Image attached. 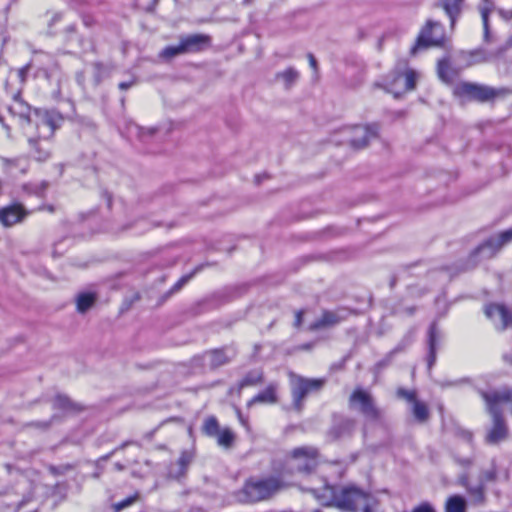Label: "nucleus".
I'll return each instance as SVG.
<instances>
[{"instance_id":"17","label":"nucleus","mask_w":512,"mask_h":512,"mask_svg":"<svg viewBox=\"0 0 512 512\" xmlns=\"http://www.w3.org/2000/svg\"><path fill=\"white\" fill-rule=\"evenodd\" d=\"M277 385L270 384L265 390L258 393L255 397H253L249 402L248 406H251L256 403L261 404H274L277 402Z\"/></svg>"},{"instance_id":"7","label":"nucleus","mask_w":512,"mask_h":512,"mask_svg":"<svg viewBox=\"0 0 512 512\" xmlns=\"http://www.w3.org/2000/svg\"><path fill=\"white\" fill-rule=\"evenodd\" d=\"M289 378L293 405L298 411L301 410L305 397L312 392L321 390L325 384L324 379H309L294 373H290Z\"/></svg>"},{"instance_id":"21","label":"nucleus","mask_w":512,"mask_h":512,"mask_svg":"<svg viewBox=\"0 0 512 512\" xmlns=\"http://www.w3.org/2000/svg\"><path fill=\"white\" fill-rule=\"evenodd\" d=\"M53 406L54 408L59 409L65 413L82 410V407L79 404L72 402L68 397L64 395L56 396L53 402Z\"/></svg>"},{"instance_id":"5","label":"nucleus","mask_w":512,"mask_h":512,"mask_svg":"<svg viewBox=\"0 0 512 512\" xmlns=\"http://www.w3.org/2000/svg\"><path fill=\"white\" fill-rule=\"evenodd\" d=\"M319 462V452L316 448L305 446L294 449L286 459L289 471L296 470L309 473L316 468Z\"/></svg>"},{"instance_id":"46","label":"nucleus","mask_w":512,"mask_h":512,"mask_svg":"<svg viewBox=\"0 0 512 512\" xmlns=\"http://www.w3.org/2000/svg\"><path fill=\"white\" fill-rule=\"evenodd\" d=\"M238 415H239V419H240L241 423H242L244 426H246V421L242 418L241 414L239 413Z\"/></svg>"},{"instance_id":"20","label":"nucleus","mask_w":512,"mask_h":512,"mask_svg":"<svg viewBox=\"0 0 512 512\" xmlns=\"http://www.w3.org/2000/svg\"><path fill=\"white\" fill-rule=\"evenodd\" d=\"M505 50L506 49L504 47H501L497 49V51H495L494 53L490 54L484 50H476L471 53L470 64L476 65L489 62L493 57H500L505 52Z\"/></svg>"},{"instance_id":"37","label":"nucleus","mask_w":512,"mask_h":512,"mask_svg":"<svg viewBox=\"0 0 512 512\" xmlns=\"http://www.w3.org/2000/svg\"><path fill=\"white\" fill-rule=\"evenodd\" d=\"M412 512H435V510L430 504L423 503L418 507L414 508Z\"/></svg>"},{"instance_id":"44","label":"nucleus","mask_w":512,"mask_h":512,"mask_svg":"<svg viewBox=\"0 0 512 512\" xmlns=\"http://www.w3.org/2000/svg\"><path fill=\"white\" fill-rule=\"evenodd\" d=\"M308 59H309V64H310V66H311L313 69H316V68H317V61H316L315 57H314L312 54H309V55H308Z\"/></svg>"},{"instance_id":"22","label":"nucleus","mask_w":512,"mask_h":512,"mask_svg":"<svg viewBox=\"0 0 512 512\" xmlns=\"http://www.w3.org/2000/svg\"><path fill=\"white\" fill-rule=\"evenodd\" d=\"M494 4L491 0H483L479 7L481 14L483 28H484V40L489 41V14L493 11Z\"/></svg>"},{"instance_id":"38","label":"nucleus","mask_w":512,"mask_h":512,"mask_svg":"<svg viewBox=\"0 0 512 512\" xmlns=\"http://www.w3.org/2000/svg\"><path fill=\"white\" fill-rule=\"evenodd\" d=\"M189 276L182 277L172 288V292L179 291L189 281Z\"/></svg>"},{"instance_id":"9","label":"nucleus","mask_w":512,"mask_h":512,"mask_svg":"<svg viewBox=\"0 0 512 512\" xmlns=\"http://www.w3.org/2000/svg\"><path fill=\"white\" fill-rule=\"evenodd\" d=\"M339 133L341 134V143L349 144L353 148L360 149L367 146V144L377 137V128L375 126H353L342 128Z\"/></svg>"},{"instance_id":"12","label":"nucleus","mask_w":512,"mask_h":512,"mask_svg":"<svg viewBox=\"0 0 512 512\" xmlns=\"http://www.w3.org/2000/svg\"><path fill=\"white\" fill-rule=\"evenodd\" d=\"M39 138L48 139L53 136L55 130L60 126L62 117L54 111H43L38 114Z\"/></svg>"},{"instance_id":"42","label":"nucleus","mask_w":512,"mask_h":512,"mask_svg":"<svg viewBox=\"0 0 512 512\" xmlns=\"http://www.w3.org/2000/svg\"><path fill=\"white\" fill-rule=\"evenodd\" d=\"M37 153H38L37 159L39 161H45L46 159L49 158V155H50L48 151L37 150Z\"/></svg>"},{"instance_id":"35","label":"nucleus","mask_w":512,"mask_h":512,"mask_svg":"<svg viewBox=\"0 0 512 512\" xmlns=\"http://www.w3.org/2000/svg\"><path fill=\"white\" fill-rule=\"evenodd\" d=\"M497 471L494 467L485 470L481 473L480 482L485 484L486 482H493L496 480Z\"/></svg>"},{"instance_id":"25","label":"nucleus","mask_w":512,"mask_h":512,"mask_svg":"<svg viewBox=\"0 0 512 512\" xmlns=\"http://www.w3.org/2000/svg\"><path fill=\"white\" fill-rule=\"evenodd\" d=\"M446 512H466V500L460 495L448 498L445 505Z\"/></svg>"},{"instance_id":"28","label":"nucleus","mask_w":512,"mask_h":512,"mask_svg":"<svg viewBox=\"0 0 512 512\" xmlns=\"http://www.w3.org/2000/svg\"><path fill=\"white\" fill-rule=\"evenodd\" d=\"M463 0H443V8L451 19L452 26L455 23V18L460 11V5Z\"/></svg>"},{"instance_id":"2","label":"nucleus","mask_w":512,"mask_h":512,"mask_svg":"<svg viewBox=\"0 0 512 512\" xmlns=\"http://www.w3.org/2000/svg\"><path fill=\"white\" fill-rule=\"evenodd\" d=\"M284 483L276 477L250 478L243 487L236 491L234 497L243 504L266 501L284 488Z\"/></svg>"},{"instance_id":"34","label":"nucleus","mask_w":512,"mask_h":512,"mask_svg":"<svg viewBox=\"0 0 512 512\" xmlns=\"http://www.w3.org/2000/svg\"><path fill=\"white\" fill-rule=\"evenodd\" d=\"M397 396L399 398L406 400L407 402H409L411 404L417 400L415 391H410V390H406L403 388H399L397 390Z\"/></svg>"},{"instance_id":"33","label":"nucleus","mask_w":512,"mask_h":512,"mask_svg":"<svg viewBox=\"0 0 512 512\" xmlns=\"http://www.w3.org/2000/svg\"><path fill=\"white\" fill-rule=\"evenodd\" d=\"M193 454L191 452L185 451L181 454L178 464L181 467L180 475H183L185 473L186 468L188 465L192 462Z\"/></svg>"},{"instance_id":"49","label":"nucleus","mask_w":512,"mask_h":512,"mask_svg":"<svg viewBox=\"0 0 512 512\" xmlns=\"http://www.w3.org/2000/svg\"><path fill=\"white\" fill-rule=\"evenodd\" d=\"M147 132H148L149 134H152V133L154 132V130H152V129H148V130H147Z\"/></svg>"},{"instance_id":"1","label":"nucleus","mask_w":512,"mask_h":512,"mask_svg":"<svg viewBox=\"0 0 512 512\" xmlns=\"http://www.w3.org/2000/svg\"><path fill=\"white\" fill-rule=\"evenodd\" d=\"M317 500L325 506H334L348 512H377V499L370 493L354 486H330L312 490Z\"/></svg>"},{"instance_id":"48","label":"nucleus","mask_w":512,"mask_h":512,"mask_svg":"<svg viewBox=\"0 0 512 512\" xmlns=\"http://www.w3.org/2000/svg\"><path fill=\"white\" fill-rule=\"evenodd\" d=\"M508 45L512 47V38L509 40Z\"/></svg>"},{"instance_id":"8","label":"nucleus","mask_w":512,"mask_h":512,"mask_svg":"<svg viewBox=\"0 0 512 512\" xmlns=\"http://www.w3.org/2000/svg\"><path fill=\"white\" fill-rule=\"evenodd\" d=\"M349 406L369 420H379L381 418L382 412L375 405L372 395L361 388L355 389L350 395Z\"/></svg>"},{"instance_id":"18","label":"nucleus","mask_w":512,"mask_h":512,"mask_svg":"<svg viewBox=\"0 0 512 512\" xmlns=\"http://www.w3.org/2000/svg\"><path fill=\"white\" fill-rule=\"evenodd\" d=\"M341 321V317L338 316L337 313L326 311L323 313L322 317L316 321L310 324L309 329L310 330H318L326 327H330L333 325L338 324Z\"/></svg>"},{"instance_id":"19","label":"nucleus","mask_w":512,"mask_h":512,"mask_svg":"<svg viewBox=\"0 0 512 512\" xmlns=\"http://www.w3.org/2000/svg\"><path fill=\"white\" fill-rule=\"evenodd\" d=\"M235 353L230 351L227 353L225 350H214L207 354L209 359V363L212 367L216 368L221 365L228 363L233 357Z\"/></svg>"},{"instance_id":"3","label":"nucleus","mask_w":512,"mask_h":512,"mask_svg":"<svg viewBox=\"0 0 512 512\" xmlns=\"http://www.w3.org/2000/svg\"><path fill=\"white\" fill-rule=\"evenodd\" d=\"M482 395L486 402L487 411L492 418V427L488 430L485 440L488 444L495 445L508 436V427L503 417V409L500 407V401L503 398L488 396V393Z\"/></svg>"},{"instance_id":"29","label":"nucleus","mask_w":512,"mask_h":512,"mask_svg":"<svg viewBox=\"0 0 512 512\" xmlns=\"http://www.w3.org/2000/svg\"><path fill=\"white\" fill-rule=\"evenodd\" d=\"M438 330L436 327V324H432L429 328V350H430V356H429V367L433 364L436 358V341L438 337Z\"/></svg>"},{"instance_id":"27","label":"nucleus","mask_w":512,"mask_h":512,"mask_svg":"<svg viewBox=\"0 0 512 512\" xmlns=\"http://www.w3.org/2000/svg\"><path fill=\"white\" fill-rule=\"evenodd\" d=\"M412 405V413L415 419L421 423L427 421L429 418V410L427 405L424 402L418 400L414 401Z\"/></svg>"},{"instance_id":"13","label":"nucleus","mask_w":512,"mask_h":512,"mask_svg":"<svg viewBox=\"0 0 512 512\" xmlns=\"http://www.w3.org/2000/svg\"><path fill=\"white\" fill-rule=\"evenodd\" d=\"M486 316L499 329H505L512 324V311L500 304H490L485 308Z\"/></svg>"},{"instance_id":"31","label":"nucleus","mask_w":512,"mask_h":512,"mask_svg":"<svg viewBox=\"0 0 512 512\" xmlns=\"http://www.w3.org/2000/svg\"><path fill=\"white\" fill-rule=\"evenodd\" d=\"M202 429L203 432L210 437H216L221 430L218 421L214 416H210L205 419Z\"/></svg>"},{"instance_id":"40","label":"nucleus","mask_w":512,"mask_h":512,"mask_svg":"<svg viewBox=\"0 0 512 512\" xmlns=\"http://www.w3.org/2000/svg\"><path fill=\"white\" fill-rule=\"evenodd\" d=\"M29 70H30V65H26L18 70V75H19L21 81L25 80L26 75L29 72Z\"/></svg>"},{"instance_id":"24","label":"nucleus","mask_w":512,"mask_h":512,"mask_svg":"<svg viewBox=\"0 0 512 512\" xmlns=\"http://www.w3.org/2000/svg\"><path fill=\"white\" fill-rule=\"evenodd\" d=\"M96 301V296L93 293H80L76 298V307L79 313L88 311Z\"/></svg>"},{"instance_id":"26","label":"nucleus","mask_w":512,"mask_h":512,"mask_svg":"<svg viewBox=\"0 0 512 512\" xmlns=\"http://www.w3.org/2000/svg\"><path fill=\"white\" fill-rule=\"evenodd\" d=\"M468 494L475 504H482L485 500L484 484L479 482L476 485H467Z\"/></svg>"},{"instance_id":"11","label":"nucleus","mask_w":512,"mask_h":512,"mask_svg":"<svg viewBox=\"0 0 512 512\" xmlns=\"http://www.w3.org/2000/svg\"><path fill=\"white\" fill-rule=\"evenodd\" d=\"M444 41V34L440 23L428 21L426 27L422 30L418 37L417 46L412 49L415 53L419 46H439Z\"/></svg>"},{"instance_id":"16","label":"nucleus","mask_w":512,"mask_h":512,"mask_svg":"<svg viewBox=\"0 0 512 512\" xmlns=\"http://www.w3.org/2000/svg\"><path fill=\"white\" fill-rule=\"evenodd\" d=\"M355 428V420L350 418H340L335 421L329 434L333 439L350 435Z\"/></svg>"},{"instance_id":"23","label":"nucleus","mask_w":512,"mask_h":512,"mask_svg":"<svg viewBox=\"0 0 512 512\" xmlns=\"http://www.w3.org/2000/svg\"><path fill=\"white\" fill-rule=\"evenodd\" d=\"M275 78L282 82L286 89H289L298 80L299 72L295 68L289 67L282 72H278Z\"/></svg>"},{"instance_id":"30","label":"nucleus","mask_w":512,"mask_h":512,"mask_svg":"<svg viewBox=\"0 0 512 512\" xmlns=\"http://www.w3.org/2000/svg\"><path fill=\"white\" fill-rule=\"evenodd\" d=\"M218 445L229 448L234 442L235 435L230 428H224L216 436Z\"/></svg>"},{"instance_id":"14","label":"nucleus","mask_w":512,"mask_h":512,"mask_svg":"<svg viewBox=\"0 0 512 512\" xmlns=\"http://www.w3.org/2000/svg\"><path fill=\"white\" fill-rule=\"evenodd\" d=\"M27 215L28 211L21 204L10 205L0 208V223L4 227H11L20 223Z\"/></svg>"},{"instance_id":"36","label":"nucleus","mask_w":512,"mask_h":512,"mask_svg":"<svg viewBox=\"0 0 512 512\" xmlns=\"http://www.w3.org/2000/svg\"><path fill=\"white\" fill-rule=\"evenodd\" d=\"M136 499H137V495L128 497V498L124 499L123 501L116 503L114 505V508L116 511H120V510L130 506L131 504H133L136 501Z\"/></svg>"},{"instance_id":"45","label":"nucleus","mask_w":512,"mask_h":512,"mask_svg":"<svg viewBox=\"0 0 512 512\" xmlns=\"http://www.w3.org/2000/svg\"><path fill=\"white\" fill-rule=\"evenodd\" d=\"M446 66V64L444 62H440L439 63V76L444 80L445 79V76H444V72H445V69L444 67Z\"/></svg>"},{"instance_id":"41","label":"nucleus","mask_w":512,"mask_h":512,"mask_svg":"<svg viewBox=\"0 0 512 512\" xmlns=\"http://www.w3.org/2000/svg\"><path fill=\"white\" fill-rule=\"evenodd\" d=\"M305 311L303 310H300V311H297L296 314H295V322H294V325L296 327H299L302 323V316L304 315Z\"/></svg>"},{"instance_id":"15","label":"nucleus","mask_w":512,"mask_h":512,"mask_svg":"<svg viewBox=\"0 0 512 512\" xmlns=\"http://www.w3.org/2000/svg\"><path fill=\"white\" fill-rule=\"evenodd\" d=\"M182 51L185 53L198 52L209 44V37L195 34L180 39Z\"/></svg>"},{"instance_id":"43","label":"nucleus","mask_w":512,"mask_h":512,"mask_svg":"<svg viewBox=\"0 0 512 512\" xmlns=\"http://www.w3.org/2000/svg\"><path fill=\"white\" fill-rule=\"evenodd\" d=\"M133 85H134V81H130V82H121V83L119 84V88H120L121 90H126V89H128V88L132 87Z\"/></svg>"},{"instance_id":"10","label":"nucleus","mask_w":512,"mask_h":512,"mask_svg":"<svg viewBox=\"0 0 512 512\" xmlns=\"http://www.w3.org/2000/svg\"><path fill=\"white\" fill-rule=\"evenodd\" d=\"M416 79L417 74L411 69L395 72L387 79L386 89L394 97H399L403 93L415 88Z\"/></svg>"},{"instance_id":"39","label":"nucleus","mask_w":512,"mask_h":512,"mask_svg":"<svg viewBox=\"0 0 512 512\" xmlns=\"http://www.w3.org/2000/svg\"><path fill=\"white\" fill-rule=\"evenodd\" d=\"M262 380V376H259L257 379H252L250 377H247L243 380L241 383V386H248V385H254Z\"/></svg>"},{"instance_id":"50","label":"nucleus","mask_w":512,"mask_h":512,"mask_svg":"<svg viewBox=\"0 0 512 512\" xmlns=\"http://www.w3.org/2000/svg\"><path fill=\"white\" fill-rule=\"evenodd\" d=\"M313 512H321L320 510H314Z\"/></svg>"},{"instance_id":"32","label":"nucleus","mask_w":512,"mask_h":512,"mask_svg":"<svg viewBox=\"0 0 512 512\" xmlns=\"http://www.w3.org/2000/svg\"><path fill=\"white\" fill-rule=\"evenodd\" d=\"M181 54H185V52L182 51V44L180 42L176 46H168L165 49H163L162 52L160 53V56L166 59H171Z\"/></svg>"},{"instance_id":"6","label":"nucleus","mask_w":512,"mask_h":512,"mask_svg":"<svg viewBox=\"0 0 512 512\" xmlns=\"http://www.w3.org/2000/svg\"><path fill=\"white\" fill-rule=\"evenodd\" d=\"M455 94L479 102H487L505 96L507 90L504 88L497 89L487 85L463 82L455 88Z\"/></svg>"},{"instance_id":"47","label":"nucleus","mask_w":512,"mask_h":512,"mask_svg":"<svg viewBox=\"0 0 512 512\" xmlns=\"http://www.w3.org/2000/svg\"><path fill=\"white\" fill-rule=\"evenodd\" d=\"M29 143H30L31 145H35L36 141H35L34 139L30 138V139H29Z\"/></svg>"},{"instance_id":"4","label":"nucleus","mask_w":512,"mask_h":512,"mask_svg":"<svg viewBox=\"0 0 512 512\" xmlns=\"http://www.w3.org/2000/svg\"><path fill=\"white\" fill-rule=\"evenodd\" d=\"M512 243V228L495 234L480 245H478L470 254L469 260L473 266L481 261L492 259L503 247Z\"/></svg>"}]
</instances>
